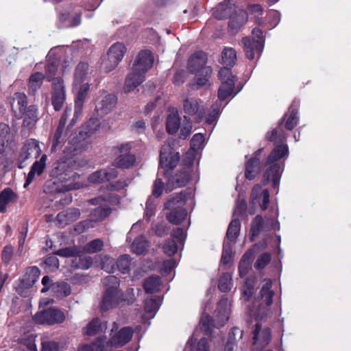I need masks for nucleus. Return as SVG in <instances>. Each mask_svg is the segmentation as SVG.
I'll list each match as a JSON object with an SVG mask.
<instances>
[{"mask_svg": "<svg viewBox=\"0 0 351 351\" xmlns=\"http://www.w3.org/2000/svg\"><path fill=\"white\" fill-rule=\"evenodd\" d=\"M100 125L98 119H89L80 128L76 139H73L69 143L57 160L56 166L52 171L56 177V180L44 190L46 193H49L50 200L56 202V206L63 207L72 202L69 191L77 188L75 180L79 178V175L73 171L77 166L75 156L82 152L79 143L95 134L99 129Z\"/></svg>", "mask_w": 351, "mask_h": 351, "instance_id": "obj_1", "label": "nucleus"}, {"mask_svg": "<svg viewBox=\"0 0 351 351\" xmlns=\"http://www.w3.org/2000/svg\"><path fill=\"white\" fill-rule=\"evenodd\" d=\"M289 155V147L287 144L276 145L271 151L266 158L265 165L267 167L265 170L262 184L267 185L271 182V187L274 190H278L282 173L285 169V163L280 162L282 158Z\"/></svg>", "mask_w": 351, "mask_h": 351, "instance_id": "obj_2", "label": "nucleus"}, {"mask_svg": "<svg viewBox=\"0 0 351 351\" xmlns=\"http://www.w3.org/2000/svg\"><path fill=\"white\" fill-rule=\"evenodd\" d=\"M154 64V57L149 50L145 49L139 52L133 66L132 72L128 75L124 85L125 93L134 90L145 80V75Z\"/></svg>", "mask_w": 351, "mask_h": 351, "instance_id": "obj_3", "label": "nucleus"}, {"mask_svg": "<svg viewBox=\"0 0 351 351\" xmlns=\"http://www.w3.org/2000/svg\"><path fill=\"white\" fill-rule=\"evenodd\" d=\"M120 201V196L112 193H104L88 199V204L97 206L90 211L89 217L93 219L95 223L104 221L112 212V208L106 204L115 206L118 205Z\"/></svg>", "mask_w": 351, "mask_h": 351, "instance_id": "obj_4", "label": "nucleus"}, {"mask_svg": "<svg viewBox=\"0 0 351 351\" xmlns=\"http://www.w3.org/2000/svg\"><path fill=\"white\" fill-rule=\"evenodd\" d=\"M189 195L190 193L182 191L179 193L171 195L165 202V208L170 210L166 216L169 222L178 225L185 220L187 211L183 206Z\"/></svg>", "mask_w": 351, "mask_h": 351, "instance_id": "obj_5", "label": "nucleus"}, {"mask_svg": "<svg viewBox=\"0 0 351 351\" xmlns=\"http://www.w3.org/2000/svg\"><path fill=\"white\" fill-rule=\"evenodd\" d=\"M228 298L222 297L218 302L215 311V317L209 315H204L200 319V324L206 335H210L213 328H220L225 325L229 319L230 309L228 306Z\"/></svg>", "mask_w": 351, "mask_h": 351, "instance_id": "obj_6", "label": "nucleus"}, {"mask_svg": "<svg viewBox=\"0 0 351 351\" xmlns=\"http://www.w3.org/2000/svg\"><path fill=\"white\" fill-rule=\"evenodd\" d=\"M66 316L63 311L56 307H49L47 309L37 312L33 316L36 324L52 326L62 324L64 322Z\"/></svg>", "mask_w": 351, "mask_h": 351, "instance_id": "obj_7", "label": "nucleus"}, {"mask_svg": "<svg viewBox=\"0 0 351 351\" xmlns=\"http://www.w3.org/2000/svg\"><path fill=\"white\" fill-rule=\"evenodd\" d=\"M180 156L169 144H165L160 151L159 165L161 168L172 170L180 161Z\"/></svg>", "mask_w": 351, "mask_h": 351, "instance_id": "obj_8", "label": "nucleus"}, {"mask_svg": "<svg viewBox=\"0 0 351 351\" xmlns=\"http://www.w3.org/2000/svg\"><path fill=\"white\" fill-rule=\"evenodd\" d=\"M79 252L72 247H66L57 250L56 255L61 257H75L73 261V266L75 268H81L83 269H88L93 264L92 259L90 257L78 256Z\"/></svg>", "mask_w": 351, "mask_h": 351, "instance_id": "obj_9", "label": "nucleus"}, {"mask_svg": "<svg viewBox=\"0 0 351 351\" xmlns=\"http://www.w3.org/2000/svg\"><path fill=\"white\" fill-rule=\"evenodd\" d=\"M66 99V91L64 81L62 78H56L52 83L51 104L56 111H59Z\"/></svg>", "mask_w": 351, "mask_h": 351, "instance_id": "obj_10", "label": "nucleus"}, {"mask_svg": "<svg viewBox=\"0 0 351 351\" xmlns=\"http://www.w3.org/2000/svg\"><path fill=\"white\" fill-rule=\"evenodd\" d=\"M300 101L293 100L289 108V112L286 113L280 120L278 127L285 121V128L287 130H293L299 122Z\"/></svg>", "mask_w": 351, "mask_h": 351, "instance_id": "obj_11", "label": "nucleus"}, {"mask_svg": "<svg viewBox=\"0 0 351 351\" xmlns=\"http://www.w3.org/2000/svg\"><path fill=\"white\" fill-rule=\"evenodd\" d=\"M126 51L125 46L121 43H116L110 47L108 56L110 66H107L108 71H110L117 66L122 60Z\"/></svg>", "mask_w": 351, "mask_h": 351, "instance_id": "obj_12", "label": "nucleus"}, {"mask_svg": "<svg viewBox=\"0 0 351 351\" xmlns=\"http://www.w3.org/2000/svg\"><path fill=\"white\" fill-rule=\"evenodd\" d=\"M191 179V175L186 169H182L169 178L166 184V191L185 186Z\"/></svg>", "mask_w": 351, "mask_h": 351, "instance_id": "obj_13", "label": "nucleus"}, {"mask_svg": "<svg viewBox=\"0 0 351 351\" xmlns=\"http://www.w3.org/2000/svg\"><path fill=\"white\" fill-rule=\"evenodd\" d=\"M183 108L186 114L190 116L196 114L195 121L197 123L202 121L206 112L204 108H199V100L195 98L185 99L183 101Z\"/></svg>", "mask_w": 351, "mask_h": 351, "instance_id": "obj_14", "label": "nucleus"}, {"mask_svg": "<svg viewBox=\"0 0 351 351\" xmlns=\"http://www.w3.org/2000/svg\"><path fill=\"white\" fill-rule=\"evenodd\" d=\"M117 102V97L113 94L105 95L101 100L97 101L95 110L98 116L103 117L112 111Z\"/></svg>", "mask_w": 351, "mask_h": 351, "instance_id": "obj_15", "label": "nucleus"}, {"mask_svg": "<svg viewBox=\"0 0 351 351\" xmlns=\"http://www.w3.org/2000/svg\"><path fill=\"white\" fill-rule=\"evenodd\" d=\"M247 21V14L243 10L235 11L230 16L228 23V32L234 35L245 24Z\"/></svg>", "mask_w": 351, "mask_h": 351, "instance_id": "obj_16", "label": "nucleus"}, {"mask_svg": "<svg viewBox=\"0 0 351 351\" xmlns=\"http://www.w3.org/2000/svg\"><path fill=\"white\" fill-rule=\"evenodd\" d=\"M207 55L202 51L193 53L188 60V69L191 73H195L205 68L207 62Z\"/></svg>", "mask_w": 351, "mask_h": 351, "instance_id": "obj_17", "label": "nucleus"}, {"mask_svg": "<svg viewBox=\"0 0 351 351\" xmlns=\"http://www.w3.org/2000/svg\"><path fill=\"white\" fill-rule=\"evenodd\" d=\"M120 292L105 290L103 294L100 308L102 312L114 308L120 304Z\"/></svg>", "mask_w": 351, "mask_h": 351, "instance_id": "obj_18", "label": "nucleus"}, {"mask_svg": "<svg viewBox=\"0 0 351 351\" xmlns=\"http://www.w3.org/2000/svg\"><path fill=\"white\" fill-rule=\"evenodd\" d=\"M133 334L134 330L132 327H123L111 337L110 342L115 347H122L131 341Z\"/></svg>", "mask_w": 351, "mask_h": 351, "instance_id": "obj_19", "label": "nucleus"}, {"mask_svg": "<svg viewBox=\"0 0 351 351\" xmlns=\"http://www.w3.org/2000/svg\"><path fill=\"white\" fill-rule=\"evenodd\" d=\"M244 177L247 180H253L260 173L261 170V162L254 159H248V155L245 156Z\"/></svg>", "mask_w": 351, "mask_h": 351, "instance_id": "obj_20", "label": "nucleus"}, {"mask_svg": "<svg viewBox=\"0 0 351 351\" xmlns=\"http://www.w3.org/2000/svg\"><path fill=\"white\" fill-rule=\"evenodd\" d=\"M38 120V110L35 105L23 108V128L32 130Z\"/></svg>", "mask_w": 351, "mask_h": 351, "instance_id": "obj_21", "label": "nucleus"}, {"mask_svg": "<svg viewBox=\"0 0 351 351\" xmlns=\"http://www.w3.org/2000/svg\"><path fill=\"white\" fill-rule=\"evenodd\" d=\"M234 6L230 1L219 3L213 11V16L218 20H223L230 17L234 12Z\"/></svg>", "mask_w": 351, "mask_h": 351, "instance_id": "obj_22", "label": "nucleus"}, {"mask_svg": "<svg viewBox=\"0 0 351 351\" xmlns=\"http://www.w3.org/2000/svg\"><path fill=\"white\" fill-rule=\"evenodd\" d=\"M272 282L271 280H267L263 285L259 293L256 296V301L263 300L267 306H269L273 303V297L274 292L271 290Z\"/></svg>", "mask_w": 351, "mask_h": 351, "instance_id": "obj_23", "label": "nucleus"}, {"mask_svg": "<svg viewBox=\"0 0 351 351\" xmlns=\"http://www.w3.org/2000/svg\"><path fill=\"white\" fill-rule=\"evenodd\" d=\"M18 198L17 195L9 187L0 192V213H4L7 210V205L15 202Z\"/></svg>", "mask_w": 351, "mask_h": 351, "instance_id": "obj_24", "label": "nucleus"}, {"mask_svg": "<svg viewBox=\"0 0 351 351\" xmlns=\"http://www.w3.org/2000/svg\"><path fill=\"white\" fill-rule=\"evenodd\" d=\"M40 275V270L36 266L29 267L25 269L23 276V289L32 287L37 282Z\"/></svg>", "mask_w": 351, "mask_h": 351, "instance_id": "obj_25", "label": "nucleus"}, {"mask_svg": "<svg viewBox=\"0 0 351 351\" xmlns=\"http://www.w3.org/2000/svg\"><path fill=\"white\" fill-rule=\"evenodd\" d=\"M136 161V158L134 154H119L116 158L114 163L117 168L128 169L134 166Z\"/></svg>", "mask_w": 351, "mask_h": 351, "instance_id": "obj_26", "label": "nucleus"}, {"mask_svg": "<svg viewBox=\"0 0 351 351\" xmlns=\"http://www.w3.org/2000/svg\"><path fill=\"white\" fill-rule=\"evenodd\" d=\"M234 85L235 80L231 77H228V79L222 82L217 93L219 99L224 101L230 96L233 92Z\"/></svg>", "mask_w": 351, "mask_h": 351, "instance_id": "obj_27", "label": "nucleus"}, {"mask_svg": "<svg viewBox=\"0 0 351 351\" xmlns=\"http://www.w3.org/2000/svg\"><path fill=\"white\" fill-rule=\"evenodd\" d=\"M10 127L4 123H0V154L5 152L8 147H10L12 141L10 142Z\"/></svg>", "mask_w": 351, "mask_h": 351, "instance_id": "obj_28", "label": "nucleus"}, {"mask_svg": "<svg viewBox=\"0 0 351 351\" xmlns=\"http://www.w3.org/2000/svg\"><path fill=\"white\" fill-rule=\"evenodd\" d=\"M253 257L254 251L252 250H248L243 255L239 264V273L240 277L243 278L247 274Z\"/></svg>", "mask_w": 351, "mask_h": 351, "instance_id": "obj_29", "label": "nucleus"}, {"mask_svg": "<svg viewBox=\"0 0 351 351\" xmlns=\"http://www.w3.org/2000/svg\"><path fill=\"white\" fill-rule=\"evenodd\" d=\"M89 90V85L88 83L82 85L77 91L75 98V117L80 113L82 109L83 104L88 95Z\"/></svg>", "mask_w": 351, "mask_h": 351, "instance_id": "obj_30", "label": "nucleus"}, {"mask_svg": "<svg viewBox=\"0 0 351 351\" xmlns=\"http://www.w3.org/2000/svg\"><path fill=\"white\" fill-rule=\"evenodd\" d=\"M71 293V287L64 281L55 282L51 294L57 298H64Z\"/></svg>", "mask_w": 351, "mask_h": 351, "instance_id": "obj_31", "label": "nucleus"}, {"mask_svg": "<svg viewBox=\"0 0 351 351\" xmlns=\"http://www.w3.org/2000/svg\"><path fill=\"white\" fill-rule=\"evenodd\" d=\"M161 280L158 276H152L146 278L143 284L146 293L151 294L158 292L160 289Z\"/></svg>", "mask_w": 351, "mask_h": 351, "instance_id": "obj_32", "label": "nucleus"}, {"mask_svg": "<svg viewBox=\"0 0 351 351\" xmlns=\"http://www.w3.org/2000/svg\"><path fill=\"white\" fill-rule=\"evenodd\" d=\"M40 149L38 145V142L34 139L28 140L23 145V160L27 159L32 156L37 157L40 155Z\"/></svg>", "mask_w": 351, "mask_h": 351, "instance_id": "obj_33", "label": "nucleus"}, {"mask_svg": "<svg viewBox=\"0 0 351 351\" xmlns=\"http://www.w3.org/2000/svg\"><path fill=\"white\" fill-rule=\"evenodd\" d=\"M264 226V220L261 215H257L252 220L250 230V241L253 242L260 234Z\"/></svg>", "mask_w": 351, "mask_h": 351, "instance_id": "obj_34", "label": "nucleus"}, {"mask_svg": "<svg viewBox=\"0 0 351 351\" xmlns=\"http://www.w3.org/2000/svg\"><path fill=\"white\" fill-rule=\"evenodd\" d=\"M241 230V222L239 219H232L226 232V238L231 243H235Z\"/></svg>", "mask_w": 351, "mask_h": 351, "instance_id": "obj_35", "label": "nucleus"}, {"mask_svg": "<svg viewBox=\"0 0 351 351\" xmlns=\"http://www.w3.org/2000/svg\"><path fill=\"white\" fill-rule=\"evenodd\" d=\"M252 34L253 36V39L252 40L255 43L256 53H258V56H260L265 45L263 32L260 28L255 27L252 29Z\"/></svg>", "mask_w": 351, "mask_h": 351, "instance_id": "obj_36", "label": "nucleus"}, {"mask_svg": "<svg viewBox=\"0 0 351 351\" xmlns=\"http://www.w3.org/2000/svg\"><path fill=\"white\" fill-rule=\"evenodd\" d=\"M131 247L134 253L141 255L147 252L149 243L143 236H141L134 240Z\"/></svg>", "mask_w": 351, "mask_h": 351, "instance_id": "obj_37", "label": "nucleus"}, {"mask_svg": "<svg viewBox=\"0 0 351 351\" xmlns=\"http://www.w3.org/2000/svg\"><path fill=\"white\" fill-rule=\"evenodd\" d=\"M103 330L101 322L99 318L93 319L86 326L83 328V332L88 336H93Z\"/></svg>", "mask_w": 351, "mask_h": 351, "instance_id": "obj_38", "label": "nucleus"}, {"mask_svg": "<svg viewBox=\"0 0 351 351\" xmlns=\"http://www.w3.org/2000/svg\"><path fill=\"white\" fill-rule=\"evenodd\" d=\"M180 127V118L178 114H170L166 120V130L169 134H175Z\"/></svg>", "mask_w": 351, "mask_h": 351, "instance_id": "obj_39", "label": "nucleus"}, {"mask_svg": "<svg viewBox=\"0 0 351 351\" xmlns=\"http://www.w3.org/2000/svg\"><path fill=\"white\" fill-rule=\"evenodd\" d=\"M212 73L213 69L210 66H206L201 69V71L195 73V81L197 86L199 87L205 86L208 82Z\"/></svg>", "mask_w": 351, "mask_h": 351, "instance_id": "obj_40", "label": "nucleus"}, {"mask_svg": "<svg viewBox=\"0 0 351 351\" xmlns=\"http://www.w3.org/2000/svg\"><path fill=\"white\" fill-rule=\"evenodd\" d=\"M161 303L162 298L160 296H151L145 300L144 310L147 313H155L159 309Z\"/></svg>", "mask_w": 351, "mask_h": 351, "instance_id": "obj_41", "label": "nucleus"}, {"mask_svg": "<svg viewBox=\"0 0 351 351\" xmlns=\"http://www.w3.org/2000/svg\"><path fill=\"white\" fill-rule=\"evenodd\" d=\"M221 60L223 65L233 67L237 60L236 51L231 47H226L221 53Z\"/></svg>", "mask_w": 351, "mask_h": 351, "instance_id": "obj_42", "label": "nucleus"}, {"mask_svg": "<svg viewBox=\"0 0 351 351\" xmlns=\"http://www.w3.org/2000/svg\"><path fill=\"white\" fill-rule=\"evenodd\" d=\"M256 282V278L254 276H250L245 279L241 289L243 296L245 297V300L249 301L252 298L254 292Z\"/></svg>", "mask_w": 351, "mask_h": 351, "instance_id": "obj_43", "label": "nucleus"}, {"mask_svg": "<svg viewBox=\"0 0 351 351\" xmlns=\"http://www.w3.org/2000/svg\"><path fill=\"white\" fill-rule=\"evenodd\" d=\"M11 108L14 117L20 119L22 118V93L16 92L10 101Z\"/></svg>", "mask_w": 351, "mask_h": 351, "instance_id": "obj_44", "label": "nucleus"}, {"mask_svg": "<svg viewBox=\"0 0 351 351\" xmlns=\"http://www.w3.org/2000/svg\"><path fill=\"white\" fill-rule=\"evenodd\" d=\"M44 78V74L40 72H35L32 73L29 77L28 83L29 90L33 93H36L39 88H40Z\"/></svg>", "mask_w": 351, "mask_h": 351, "instance_id": "obj_45", "label": "nucleus"}, {"mask_svg": "<svg viewBox=\"0 0 351 351\" xmlns=\"http://www.w3.org/2000/svg\"><path fill=\"white\" fill-rule=\"evenodd\" d=\"M64 126L58 125L52 140L51 151H55L58 147H62L65 143L66 134L64 133Z\"/></svg>", "mask_w": 351, "mask_h": 351, "instance_id": "obj_46", "label": "nucleus"}, {"mask_svg": "<svg viewBox=\"0 0 351 351\" xmlns=\"http://www.w3.org/2000/svg\"><path fill=\"white\" fill-rule=\"evenodd\" d=\"M131 258L128 254L121 255L115 261L116 270H119L123 274H128L130 271Z\"/></svg>", "mask_w": 351, "mask_h": 351, "instance_id": "obj_47", "label": "nucleus"}, {"mask_svg": "<svg viewBox=\"0 0 351 351\" xmlns=\"http://www.w3.org/2000/svg\"><path fill=\"white\" fill-rule=\"evenodd\" d=\"M80 210L78 208H73L66 210V213H60L57 215V219L60 222L65 221L67 223V221H75L77 220L80 216Z\"/></svg>", "mask_w": 351, "mask_h": 351, "instance_id": "obj_48", "label": "nucleus"}, {"mask_svg": "<svg viewBox=\"0 0 351 351\" xmlns=\"http://www.w3.org/2000/svg\"><path fill=\"white\" fill-rule=\"evenodd\" d=\"M103 285L105 290H110L114 292H120V280L115 276H108L103 280Z\"/></svg>", "mask_w": 351, "mask_h": 351, "instance_id": "obj_49", "label": "nucleus"}, {"mask_svg": "<svg viewBox=\"0 0 351 351\" xmlns=\"http://www.w3.org/2000/svg\"><path fill=\"white\" fill-rule=\"evenodd\" d=\"M243 45V51L246 58L250 60L254 58V52H256L255 43L250 37H244L241 40Z\"/></svg>", "mask_w": 351, "mask_h": 351, "instance_id": "obj_50", "label": "nucleus"}, {"mask_svg": "<svg viewBox=\"0 0 351 351\" xmlns=\"http://www.w3.org/2000/svg\"><path fill=\"white\" fill-rule=\"evenodd\" d=\"M88 70V64L86 62H80L75 69L74 82L76 84L82 83L87 74Z\"/></svg>", "mask_w": 351, "mask_h": 351, "instance_id": "obj_51", "label": "nucleus"}, {"mask_svg": "<svg viewBox=\"0 0 351 351\" xmlns=\"http://www.w3.org/2000/svg\"><path fill=\"white\" fill-rule=\"evenodd\" d=\"M103 247V241L100 239H95L87 243L84 245V250L88 253L93 254L101 251Z\"/></svg>", "mask_w": 351, "mask_h": 351, "instance_id": "obj_52", "label": "nucleus"}, {"mask_svg": "<svg viewBox=\"0 0 351 351\" xmlns=\"http://www.w3.org/2000/svg\"><path fill=\"white\" fill-rule=\"evenodd\" d=\"M156 208V203L155 199L152 197H149L146 201L145 209V218L147 221H149L155 215Z\"/></svg>", "mask_w": 351, "mask_h": 351, "instance_id": "obj_53", "label": "nucleus"}, {"mask_svg": "<svg viewBox=\"0 0 351 351\" xmlns=\"http://www.w3.org/2000/svg\"><path fill=\"white\" fill-rule=\"evenodd\" d=\"M232 278L229 274H223L219 280L218 288L222 292H228L231 289Z\"/></svg>", "mask_w": 351, "mask_h": 351, "instance_id": "obj_54", "label": "nucleus"}, {"mask_svg": "<svg viewBox=\"0 0 351 351\" xmlns=\"http://www.w3.org/2000/svg\"><path fill=\"white\" fill-rule=\"evenodd\" d=\"M95 222L90 217L86 220L80 221L79 223L75 225L74 230L78 234H81L84 232L89 228H93L95 227Z\"/></svg>", "mask_w": 351, "mask_h": 351, "instance_id": "obj_55", "label": "nucleus"}, {"mask_svg": "<svg viewBox=\"0 0 351 351\" xmlns=\"http://www.w3.org/2000/svg\"><path fill=\"white\" fill-rule=\"evenodd\" d=\"M271 260V254L269 252H264L257 258L254 264V267L256 269H263L270 263Z\"/></svg>", "mask_w": 351, "mask_h": 351, "instance_id": "obj_56", "label": "nucleus"}, {"mask_svg": "<svg viewBox=\"0 0 351 351\" xmlns=\"http://www.w3.org/2000/svg\"><path fill=\"white\" fill-rule=\"evenodd\" d=\"M45 77H46L47 80L48 82H52L53 83L54 80H56L57 77H55L54 76L56 74V72L58 71V64L56 62H49L45 66Z\"/></svg>", "mask_w": 351, "mask_h": 351, "instance_id": "obj_57", "label": "nucleus"}, {"mask_svg": "<svg viewBox=\"0 0 351 351\" xmlns=\"http://www.w3.org/2000/svg\"><path fill=\"white\" fill-rule=\"evenodd\" d=\"M184 123L180 129L179 136V137L182 139H186L190 136L193 128L191 119L186 116L184 117Z\"/></svg>", "mask_w": 351, "mask_h": 351, "instance_id": "obj_58", "label": "nucleus"}, {"mask_svg": "<svg viewBox=\"0 0 351 351\" xmlns=\"http://www.w3.org/2000/svg\"><path fill=\"white\" fill-rule=\"evenodd\" d=\"M162 249L165 254L172 256L178 252V245L175 240L167 239L165 241Z\"/></svg>", "mask_w": 351, "mask_h": 351, "instance_id": "obj_59", "label": "nucleus"}, {"mask_svg": "<svg viewBox=\"0 0 351 351\" xmlns=\"http://www.w3.org/2000/svg\"><path fill=\"white\" fill-rule=\"evenodd\" d=\"M128 186V183L125 180H118L114 182H110L106 186V189L108 191H119Z\"/></svg>", "mask_w": 351, "mask_h": 351, "instance_id": "obj_60", "label": "nucleus"}, {"mask_svg": "<svg viewBox=\"0 0 351 351\" xmlns=\"http://www.w3.org/2000/svg\"><path fill=\"white\" fill-rule=\"evenodd\" d=\"M46 160H47V156L45 154H44L41 156V158H40L39 160H36L33 163L31 169L35 173H36V174L38 176H40L43 173V172L45 168Z\"/></svg>", "mask_w": 351, "mask_h": 351, "instance_id": "obj_61", "label": "nucleus"}, {"mask_svg": "<svg viewBox=\"0 0 351 351\" xmlns=\"http://www.w3.org/2000/svg\"><path fill=\"white\" fill-rule=\"evenodd\" d=\"M169 227L165 223H158L152 226V230L159 237H165L168 234Z\"/></svg>", "mask_w": 351, "mask_h": 351, "instance_id": "obj_62", "label": "nucleus"}, {"mask_svg": "<svg viewBox=\"0 0 351 351\" xmlns=\"http://www.w3.org/2000/svg\"><path fill=\"white\" fill-rule=\"evenodd\" d=\"M205 137L202 133H197L193 135L191 140V147L193 150H198L202 148L204 143Z\"/></svg>", "mask_w": 351, "mask_h": 351, "instance_id": "obj_63", "label": "nucleus"}, {"mask_svg": "<svg viewBox=\"0 0 351 351\" xmlns=\"http://www.w3.org/2000/svg\"><path fill=\"white\" fill-rule=\"evenodd\" d=\"M41 351H58L60 343L58 341L43 340L41 342Z\"/></svg>", "mask_w": 351, "mask_h": 351, "instance_id": "obj_64", "label": "nucleus"}]
</instances>
